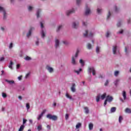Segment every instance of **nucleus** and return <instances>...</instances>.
Returning a JSON list of instances; mask_svg holds the SVG:
<instances>
[{"label":"nucleus","mask_w":131,"mask_h":131,"mask_svg":"<svg viewBox=\"0 0 131 131\" xmlns=\"http://www.w3.org/2000/svg\"><path fill=\"white\" fill-rule=\"evenodd\" d=\"M78 54H79V50H77L75 54L73 55L72 57V61L71 63L72 65H76L77 63L76 62V58L78 57Z\"/></svg>","instance_id":"obj_1"},{"label":"nucleus","mask_w":131,"mask_h":131,"mask_svg":"<svg viewBox=\"0 0 131 131\" xmlns=\"http://www.w3.org/2000/svg\"><path fill=\"white\" fill-rule=\"evenodd\" d=\"M95 33L92 31L89 32L88 30H85V32L83 33V36L84 37H89V38H92L94 36Z\"/></svg>","instance_id":"obj_2"},{"label":"nucleus","mask_w":131,"mask_h":131,"mask_svg":"<svg viewBox=\"0 0 131 131\" xmlns=\"http://www.w3.org/2000/svg\"><path fill=\"white\" fill-rule=\"evenodd\" d=\"M0 13H3V19L4 20H6L7 19V17H8V13H7V11H6V9L2 6H0Z\"/></svg>","instance_id":"obj_3"},{"label":"nucleus","mask_w":131,"mask_h":131,"mask_svg":"<svg viewBox=\"0 0 131 131\" xmlns=\"http://www.w3.org/2000/svg\"><path fill=\"white\" fill-rule=\"evenodd\" d=\"M112 101H113V97H112V96H110V95L107 96L105 100L104 101V106H105L107 105V102L111 103Z\"/></svg>","instance_id":"obj_4"},{"label":"nucleus","mask_w":131,"mask_h":131,"mask_svg":"<svg viewBox=\"0 0 131 131\" xmlns=\"http://www.w3.org/2000/svg\"><path fill=\"white\" fill-rule=\"evenodd\" d=\"M47 118H48V119H52V120H54V121H56L57 119H58V117L57 116L55 115H52L50 114H49L47 115Z\"/></svg>","instance_id":"obj_5"},{"label":"nucleus","mask_w":131,"mask_h":131,"mask_svg":"<svg viewBox=\"0 0 131 131\" xmlns=\"http://www.w3.org/2000/svg\"><path fill=\"white\" fill-rule=\"evenodd\" d=\"M123 99L121 97H120V101L122 102V103H124V100H126V92L124 91L122 92V93Z\"/></svg>","instance_id":"obj_6"},{"label":"nucleus","mask_w":131,"mask_h":131,"mask_svg":"<svg viewBox=\"0 0 131 131\" xmlns=\"http://www.w3.org/2000/svg\"><path fill=\"white\" fill-rule=\"evenodd\" d=\"M93 75H96V70H95V68L94 67H89L88 68V73L91 74L92 73Z\"/></svg>","instance_id":"obj_7"},{"label":"nucleus","mask_w":131,"mask_h":131,"mask_svg":"<svg viewBox=\"0 0 131 131\" xmlns=\"http://www.w3.org/2000/svg\"><path fill=\"white\" fill-rule=\"evenodd\" d=\"M47 112L46 110H43L41 113L38 115V117H37V120H40L41 118H42V117L43 116L44 114Z\"/></svg>","instance_id":"obj_8"},{"label":"nucleus","mask_w":131,"mask_h":131,"mask_svg":"<svg viewBox=\"0 0 131 131\" xmlns=\"http://www.w3.org/2000/svg\"><path fill=\"white\" fill-rule=\"evenodd\" d=\"M73 13H75V10L73 8L71 10H67L66 11V15L67 16H70V15H71V14H73Z\"/></svg>","instance_id":"obj_9"},{"label":"nucleus","mask_w":131,"mask_h":131,"mask_svg":"<svg viewBox=\"0 0 131 131\" xmlns=\"http://www.w3.org/2000/svg\"><path fill=\"white\" fill-rule=\"evenodd\" d=\"M79 24V23L77 21H74L72 23V27L73 28H75V29H77V28H78V25Z\"/></svg>","instance_id":"obj_10"},{"label":"nucleus","mask_w":131,"mask_h":131,"mask_svg":"<svg viewBox=\"0 0 131 131\" xmlns=\"http://www.w3.org/2000/svg\"><path fill=\"white\" fill-rule=\"evenodd\" d=\"M60 47V40L58 39H56L55 41V49H59Z\"/></svg>","instance_id":"obj_11"},{"label":"nucleus","mask_w":131,"mask_h":131,"mask_svg":"<svg viewBox=\"0 0 131 131\" xmlns=\"http://www.w3.org/2000/svg\"><path fill=\"white\" fill-rule=\"evenodd\" d=\"M118 52V49H117V46H113V53L114 55H116Z\"/></svg>","instance_id":"obj_12"},{"label":"nucleus","mask_w":131,"mask_h":131,"mask_svg":"<svg viewBox=\"0 0 131 131\" xmlns=\"http://www.w3.org/2000/svg\"><path fill=\"white\" fill-rule=\"evenodd\" d=\"M46 69L48 70V71H49V73H53V72H54V69L50 67V66H47Z\"/></svg>","instance_id":"obj_13"},{"label":"nucleus","mask_w":131,"mask_h":131,"mask_svg":"<svg viewBox=\"0 0 131 131\" xmlns=\"http://www.w3.org/2000/svg\"><path fill=\"white\" fill-rule=\"evenodd\" d=\"M34 30V28L31 27L30 30H29V32L27 34V37H30V36L31 35V33H32V31Z\"/></svg>","instance_id":"obj_14"},{"label":"nucleus","mask_w":131,"mask_h":131,"mask_svg":"<svg viewBox=\"0 0 131 131\" xmlns=\"http://www.w3.org/2000/svg\"><path fill=\"white\" fill-rule=\"evenodd\" d=\"M90 13H91V10L88 7H86V10L85 12V15L86 16H89V15H90Z\"/></svg>","instance_id":"obj_15"},{"label":"nucleus","mask_w":131,"mask_h":131,"mask_svg":"<svg viewBox=\"0 0 131 131\" xmlns=\"http://www.w3.org/2000/svg\"><path fill=\"white\" fill-rule=\"evenodd\" d=\"M71 90L73 93H75L76 91V89H75V83H73Z\"/></svg>","instance_id":"obj_16"},{"label":"nucleus","mask_w":131,"mask_h":131,"mask_svg":"<svg viewBox=\"0 0 131 131\" xmlns=\"http://www.w3.org/2000/svg\"><path fill=\"white\" fill-rule=\"evenodd\" d=\"M63 28V26L62 25H60L58 26L56 29V32H60V30Z\"/></svg>","instance_id":"obj_17"},{"label":"nucleus","mask_w":131,"mask_h":131,"mask_svg":"<svg viewBox=\"0 0 131 131\" xmlns=\"http://www.w3.org/2000/svg\"><path fill=\"white\" fill-rule=\"evenodd\" d=\"M66 97L68 99H69V100H72V101H73L74 100V99H73V98H72V97L71 96H70L68 93L66 94Z\"/></svg>","instance_id":"obj_18"},{"label":"nucleus","mask_w":131,"mask_h":131,"mask_svg":"<svg viewBox=\"0 0 131 131\" xmlns=\"http://www.w3.org/2000/svg\"><path fill=\"white\" fill-rule=\"evenodd\" d=\"M97 12L99 14H102V13H103V9L101 8H97Z\"/></svg>","instance_id":"obj_19"},{"label":"nucleus","mask_w":131,"mask_h":131,"mask_svg":"<svg viewBox=\"0 0 131 131\" xmlns=\"http://www.w3.org/2000/svg\"><path fill=\"white\" fill-rule=\"evenodd\" d=\"M41 37L42 38H45L46 37V33H45V31H43V30H41Z\"/></svg>","instance_id":"obj_20"},{"label":"nucleus","mask_w":131,"mask_h":131,"mask_svg":"<svg viewBox=\"0 0 131 131\" xmlns=\"http://www.w3.org/2000/svg\"><path fill=\"white\" fill-rule=\"evenodd\" d=\"M5 81L6 82H8L9 84H13V83H15V81L14 80H9L8 79L5 80Z\"/></svg>","instance_id":"obj_21"},{"label":"nucleus","mask_w":131,"mask_h":131,"mask_svg":"<svg viewBox=\"0 0 131 131\" xmlns=\"http://www.w3.org/2000/svg\"><path fill=\"white\" fill-rule=\"evenodd\" d=\"M84 110L86 114H89L90 113V110H89V107H84Z\"/></svg>","instance_id":"obj_22"},{"label":"nucleus","mask_w":131,"mask_h":131,"mask_svg":"<svg viewBox=\"0 0 131 131\" xmlns=\"http://www.w3.org/2000/svg\"><path fill=\"white\" fill-rule=\"evenodd\" d=\"M119 81H120V80L119 79H117L114 81V83L116 86H117L118 85V82Z\"/></svg>","instance_id":"obj_23"},{"label":"nucleus","mask_w":131,"mask_h":131,"mask_svg":"<svg viewBox=\"0 0 131 131\" xmlns=\"http://www.w3.org/2000/svg\"><path fill=\"white\" fill-rule=\"evenodd\" d=\"M40 12H41V9H38L36 12L37 18H39V15L40 14Z\"/></svg>","instance_id":"obj_24"},{"label":"nucleus","mask_w":131,"mask_h":131,"mask_svg":"<svg viewBox=\"0 0 131 131\" xmlns=\"http://www.w3.org/2000/svg\"><path fill=\"white\" fill-rule=\"evenodd\" d=\"M116 107H113L111 108V113H114V112H116Z\"/></svg>","instance_id":"obj_25"},{"label":"nucleus","mask_w":131,"mask_h":131,"mask_svg":"<svg viewBox=\"0 0 131 131\" xmlns=\"http://www.w3.org/2000/svg\"><path fill=\"white\" fill-rule=\"evenodd\" d=\"M37 129L38 131H40L42 129V125L41 124H39V125L37 126Z\"/></svg>","instance_id":"obj_26"},{"label":"nucleus","mask_w":131,"mask_h":131,"mask_svg":"<svg viewBox=\"0 0 131 131\" xmlns=\"http://www.w3.org/2000/svg\"><path fill=\"white\" fill-rule=\"evenodd\" d=\"M125 113H128L129 114H130L131 113V109L130 108H126L125 110Z\"/></svg>","instance_id":"obj_27"},{"label":"nucleus","mask_w":131,"mask_h":131,"mask_svg":"<svg viewBox=\"0 0 131 131\" xmlns=\"http://www.w3.org/2000/svg\"><path fill=\"white\" fill-rule=\"evenodd\" d=\"M25 127V126L24 125H21L19 129H18V131H23L24 130V128Z\"/></svg>","instance_id":"obj_28"},{"label":"nucleus","mask_w":131,"mask_h":131,"mask_svg":"<svg viewBox=\"0 0 131 131\" xmlns=\"http://www.w3.org/2000/svg\"><path fill=\"white\" fill-rule=\"evenodd\" d=\"M115 12L116 13H118L120 11V9L118 7H117V6H115Z\"/></svg>","instance_id":"obj_29"},{"label":"nucleus","mask_w":131,"mask_h":131,"mask_svg":"<svg viewBox=\"0 0 131 131\" xmlns=\"http://www.w3.org/2000/svg\"><path fill=\"white\" fill-rule=\"evenodd\" d=\"M86 47L88 50H92V44H91L90 43H87Z\"/></svg>","instance_id":"obj_30"},{"label":"nucleus","mask_w":131,"mask_h":131,"mask_svg":"<svg viewBox=\"0 0 131 131\" xmlns=\"http://www.w3.org/2000/svg\"><path fill=\"white\" fill-rule=\"evenodd\" d=\"M89 129L90 130H92V129H93V128H94V125L93 124V123H90L89 125Z\"/></svg>","instance_id":"obj_31"},{"label":"nucleus","mask_w":131,"mask_h":131,"mask_svg":"<svg viewBox=\"0 0 131 131\" xmlns=\"http://www.w3.org/2000/svg\"><path fill=\"white\" fill-rule=\"evenodd\" d=\"M28 10L29 12H32V11L33 10V7L31 6H29L28 7Z\"/></svg>","instance_id":"obj_32"},{"label":"nucleus","mask_w":131,"mask_h":131,"mask_svg":"<svg viewBox=\"0 0 131 131\" xmlns=\"http://www.w3.org/2000/svg\"><path fill=\"white\" fill-rule=\"evenodd\" d=\"M13 61H11L10 63H9V65L8 66L9 68H10V69L12 70L13 69Z\"/></svg>","instance_id":"obj_33"},{"label":"nucleus","mask_w":131,"mask_h":131,"mask_svg":"<svg viewBox=\"0 0 131 131\" xmlns=\"http://www.w3.org/2000/svg\"><path fill=\"white\" fill-rule=\"evenodd\" d=\"M79 127H81V123H78L76 125V128L77 129H78Z\"/></svg>","instance_id":"obj_34"},{"label":"nucleus","mask_w":131,"mask_h":131,"mask_svg":"<svg viewBox=\"0 0 131 131\" xmlns=\"http://www.w3.org/2000/svg\"><path fill=\"white\" fill-rule=\"evenodd\" d=\"M62 42L63 45H65V46H68L69 45V42L67 40H63Z\"/></svg>","instance_id":"obj_35"},{"label":"nucleus","mask_w":131,"mask_h":131,"mask_svg":"<svg viewBox=\"0 0 131 131\" xmlns=\"http://www.w3.org/2000/svg\"><path fill=\"white\" fill-rule=\"evenodd\" d=\"M110 34H111V32H110L109 31H107L105 35L106 37L108 38V37L110 36Z\"/></svg>","instance_id":"obj_36"},{"label":"nucleus","mask_w":131,"mask_h":131,"mask_svg":"<svg viewBox=\"0 0 131 131\" xmlns=\"http://www.w3.org/2000/svg\"><path fill=\"white\" fill-rule=\"evenodd\" d=\"M121 24H122V21H119L117 24V27H120V26H121Z\"/></svg>","instance_id":"obj_37"},{"label":"nucleus","mask_w":131,"mask_h":131,"mask_svg":"<svg viewBox=\"0 0 131 131\" xmlns=\"http://www.w3.org/2000/svg\"><path fill=\"white\" fill-rule=\"evenodd\" d=\"M79 63L81 64V66H84V61L82 59H80Z\"/></svg>","instance_id":"obj_38"},{"label":"nucleus","mask_w":131,"mask_h":131,"mask_svg":"<svg viewBox=\"0 0 131 131\" xmlns=\"http://www.w3.org/2000/svg\"><path fill=\"white\" fill-rule=\"evenodd\" d=\"M106 96H107V94H106V93H104V94L101 96V100H104V99H105V98H106Z\"/></svg>","instance_id":"obj_39"},{"label":"nucleus","mask_w":131,"mask_h":131,"mask_svg":"<svg viewBox=\"0 0 131 131\" xmlns=\"http://www.w3.org/2000/svg\"><path fill=\"white\" fill-rule=\"evenodd\" d=\"M100 98L101 96H100V95H98L96 97V102H97V103L100 101Z\"/></svg>","instance_id":"obj_40"},{"label":"nucleus","mask_w":131,"mask_h":131,"mask_svg":"<svg viewBox=\"0 0 131 131\" xmlns=\"http://www.w3.org/2000/svg\"><path fill=\"white\" fill-rule=\"evenodd\" d=\"M26 107L27 110H29V109H30V104H29V103H26Z\"/></svg>","instance_id":"obj_41"},{"label":"nucleus","mask_w":131,"mask_h":131,"mask_svg":"<svg viewBox=\"0 0 131 131\" xmlns=\"http://www.w3.org/2000/svg\"><path fill=\"white\" fill-rule=\"evenodd\" d=\"M100 48L99 46H97L96 47V51L97 54H99V53H100Z\"/></svg>","instance_id":"obj_42"},{"label":"nucleus","mask_w":131,"mask_h":131,"mask_svg":"<svg viewBox=\"0 0 131 131\" xmlns=\"http://www.w3.org/2000/svg\"><path fill=\"white\" fill-rule=\"evenodd\" d=\"M82 71V69H79V70L78 71L75 70L74 72H75V73H77V74H79V73H80V72H81Z\"/></svg>","instance_id":"obj_43"},{"label":"nucleus","mask_w":131,"mask_h":131,"mask_svg":"<svg viewBox=\"0 0 131 131\" xmlns=\"http://www.w3.org/2000/svg\"><path fill=\"white\" fill-rule=\"evenodd\" d=\"M122 120H123V118L122 117V116H120L119 117V123H121V121H122Z\"/></svg>","instance_id":"obj_44"},{"label":"nucleus","mask_w":131,"mask_h":131,"mask_svg":"<svg viewBox=\"0 0 131 131\" xmlns=\"http://www.w3.org/2000/svg\"><path fill=\"white\" fill-rule=\"evenodd\" d=\"M119 75V71H115V72H114L115 76L117 77V76H118Z\"/></svg>","instance_id":"obj_45"},{"label":"nucleus","mask_w":131,"mask_h":131,"mask_svg":"<svg viewBox=\"0 0 131 131\" xmlns=\"http://www.w3.org/2000/svg\"><path fill=\"white\" fill-rule=\"evenodd\" d=\"M110 17H111V12L110 11H108V14L107 16V19L108 20V19H110Z\"/></svg>","instance_id":"obj_46"},{"label":"nucleus","mask_w":131,"mask_h":131,"mask_svg":"<svg viewBox=\"0 0 131 131\" xmlns=\"http://www.w3.org/2000/svg\"><path fill=\"white\" fill-rule=\"evenodd\" d=\"M36 41H35V44H36V46H38V45H39V41H38V37H36Z\"/></svg>","instance_id":"obj_47"},{"label":"nucleus","mask_w":131,"mask_h":131,"mask_svg":"<svg viewBox=\"0 0 131 131\" xmlns=\"http://www.w3.org/2000/svg\"><path fill=\"white\" fill-rule=\"evenodd\" d=\"M109 80L107 79L104 83V85L105 86H107V85H108L109 84Z\"/></svg>","instance_id":"obj_48"},{"label":"nucleus","mask_w":131,"mask_h":131,"mask_svg":"<svg viewBox=\"0 0 131 131\" xmlns=\"http://www.w3.org/2000/svg\"><path fill=\"white\" fill-rule=\"evenodd\" d=\"M31 59V57H29V56H27L25 58V60H26V61H29Z\"/></svg>","instance_id":"obj_49"},{"label":"nucleus","mask_w":131,"mask_h":131,"mask_svg":"<svg viewBox=\"0 0 131 131\" xmlns=\"http://www.w3.org/2000/svg\"><path fill=\"white\" fill-rule=\"evenodd\" d=\"M30 76V73H28L26 75L25 78L27 79V78H28V77H29Z\"/></svg>","instance_id":"obj_50"},{"label":"nucleus","mask_w":131,"mask_h":131,"mask_svg":"<svg viewBox=\"0 0 131 131\" xmlns=\"http://www.w3.org/2000/svg\"><path fill=\"white\" fill-rule=\"evenodd\" d=\"M2 97L3 98H7V94L2 93Z\"/></svg>","instance_id":"obj_51"},{"label":"nucleus","mask_w":131,"mask_h":131,"mask_svg":"<svg viewBox=\"0 0 131 131\" xmlns=\"http://www.w3.org/2000/svg\"><path fill=\"white\" fill-rule=\"evenodd\" d=\"M117 34H122L123 33V30H122L119 32H117Z\"/></svg>","instance_id":"obj_52"},{"label":"nucleus","mask_w":131,"mask_h":131,"mask_svg":"<svg viewBox=\"0 0 131 131\" xmlns=\"http://www.w3.org/2000/svg\"><path fill=\"white\" fill-rule=\"evenodd\" d=\"M68 118H69V115H68V114H67L65 116V119L66 120H68Z\"/></svg>","instance_id":"obj_53"},{"label":"nucleus","mask_w":131,"mask_h":131,"mask_svg":"<svg viewBox=\"0 0 131 131\" xmlns=\"http://www.w3.org/2000/svg\"><path fill=\"white\" fill-rule=\"evenodd\" d=\"M40 27H41V28H43V21H41L40 23Z\"/></svg>","instance_id":"obj_54"},{"label":"nucleus","mask_w":131,"mask_h":131,"mask_svg":"<svg viewBox=\"0 0 131 131\" xmlns=\"http://www.w3.org/2000/svg\"><path fill=\"white\" fill-rule=\"evenodd\" d=\"M77 1V5H79L81 3V0H76Z\"/></svg>","instance_id":"obj_55"},{"label":"nucleus","mask_w":131,"mask_h":131,"mask_svg":"<svg viewBox=\"0 0 131 131\" xmlns=\"http://www.w3.org/2000/svg\"><path fill=\"white\" fill-rule=\"evenodd\" d=\"M5 61V57H2L0 58V62H4Z\"/></svg>","instance_id":"obj_56"},{"label":"nucleus","mask_w":131,"mask_h":131,"mask_svg":"<svg viewBox=\"0 0 131 131\" xmlns=\"http://www.w3.org/2000/svg\"><path fill=\"white\" fill-rule=\"evenodd\" d=\"M27 121V120H25V119H23V125H24V124L26 123Z\"/></svg>","instance_id":"obj_57"},{"label":"nucleus","mask_w":131,"mask_h":131,"mask_svg":"<svg viewBox=\"0 0 131 131\" xmlns=\"http://www.w3.org/2000/svg\"><path fill=\"white\" fill-rule=\"evenodd\" d=\"M12 48H13V43L11 42V43H10V45L9 46V49H12Z\"/></svg>","instance_id":"obj_58"},{"label":"nucleus","mask_w":131,"mask_h":131,"mask_svg":"<svg viewBox=\"0 0 131 131\" xmlns=\"http://www.w3.org/2000/svg\"><path fill=\"white\" fill-rule=\"evenodd\" d=\"M1 30H2V31H5V30H6V29H5V28H4V27H2L1 28Z\"/></svg>","instance_id":"obj_59"},{"label":"nucleus","mask_w":131,"mask_h":131,"mask_svg":"<svg viewBox=\"0 0 131 131\" xmlns=\"http://www.w3.org/2000/svg\"><path fill=\"white\" fill-rule=\"evenodd\" d=\"M18 80H21V79H22V76H20L19 77H18Z\"/></svg>","instance_id":"obj_60"},{"label":"nucleus","mask_w":131,"mask_h":131,"mask_svg":"<svg viewBox=\"0 0 131 131\" xmlns=\"http://www.w3.org/2000/svg\"><path fill=\"white\" fill-rule=\"evenodd\" d=\"M19 68H20V64H17L16 65V69H19Z\"/></svg>","instance_id":"obj_61"},{"label":"nucleus","mask_w":131,"mask_h":131,"mask_svg":"<svg viewBox=\"0 0 131 131\" xmlns=\"http://www.w3.org/2000/svg\"><path fill=\"white\" fill-rule=\"evenodd\" d=\"M47 127L48 129H51V126L50 125H48Z\"/></svg>","instance_id":"obj_62"},{"label":"nucleus","mask_w":131,"mask_h":131,"mask_svg":"<svg viewBox=\"0 0 131 131\" xmlns=\"http://www.w3.org/2000/svg\"><path fill=\"white\" fill-rule=\"evenodd\" d=\"M18 99H19V100H20L21 101V100H22V96H18Z\"/></svg>","instance_id":"obj_63"},{"label":"nucleus","mask_w":131,"mask_h":131,"mask_svg":"<svg viewBox=\"0 0 131 131\" xmlns=\"http://www.w3.org/2000/svg\"><path fill=\"white\" fill-rule=\"evenodd\" d=\"M82 24L84 26H86V23L83 22Z\"/></svg>","instance_id":"obj_64"}]
</instances>
